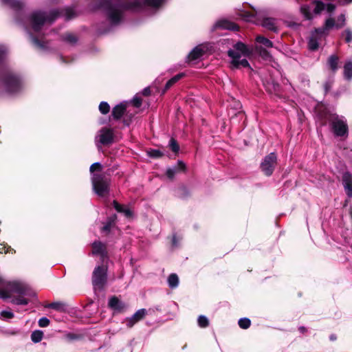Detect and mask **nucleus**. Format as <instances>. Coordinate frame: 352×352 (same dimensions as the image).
Returning <instances> with one entry per match:
<instances>
[{
  "mask_svg": "<svg viewBox=\"0 0 352 352\" xmlns=\"http://www.w3.org/2000/svg\"><path fill=\"white\" fill-rule=\"evenodd\" d=\"M114 3L107 8V12L111 22H120L122 12L126 10L138 11L146 8H157L163 5L164 0H111Z\"/></svg>",
  "mask_w": 352,
  "mask_h": 352,
  "instance_id": "nucleus-1",
  "label": "nucleus"
},
{
  "mask_svg": "<svg viewBox=\"0 0 352 352\" xmlns=\"http://www.w3.org/2000/svg\"><path fill=\"white\" fill-rule=\"evenodd\" d=\"M75 15V12L72 8H67L61 11L58 10H52L49 12L37 10L33 12L31 15V22H52L53 21L63 18L65 20H70Z\"/></svg>",
  "mask_w": 352,
  "mask_h": 352,
  "instance_id": "nucleus-2",
  "label": "nucleus"
},
{
  "mask_svg": "<svg viewBox=\"0 0 352 352\" xmlns=\"http://www.w3.org/2000/svg\"><path fill=\"white\" fill-rule=\"evenodd\" d=\"M98 168L101 169V164L99 162L94 163L90 166V172L93 173L91 182L94 192L100 197H104L109 192L110 180L104 175L94 173Z\"/></svg>",
  "mask_w": 352,
  "mask_h": 352,
  "instance_id": "nucleus-3",
  "label": "nucleus"
},
{
  "mask_svg": "<svg viewBox=\"0 0 352 352\" xmlns=\"http://www.w3.org/2000/svg\"><path fill=\"white\" fill-rule=\"evenodd\" d=\"M10 293L26 295L28 294V287L21 282H8L0 278V298H9Z\"/></svg>",
  "mask_w": 352,
  "mask_h": 352,
  "instance_id": "nucleus-4",
  "label": "nucleus"
},
{
  "mask_svg": "<svg viewBox=\"0 0 352 352\" xmlns=\"http://www.w3.org/2000/svg\"><path fill=\"white\" fill-rule=\"evenodd\" d=\"M338 23H325L322 28L316 29L311 32L308 41L309 49L311 51L318 50L319 46V41L324 38L327 34V31L333 28H339Z\"/></svg>",
  "mask_w": 352,
  "mask_h": 352,
  "instance_id": "nucleus-5",
  "label": "nucleus"
},
{
  "mask_svg": "<svg viewBox=\"0 0 352 352\" xmlns=\"http://www.w3.org/2000/svg\"><path fill=\"white\" fill-rule=\"evenodd\" d=\"M329 122H331L332 130L336 136L342 137L348 135V125L344 117L334 114L331 116Z\"/></svg>",
  "mask_w": 352,
  "mask_h": 352,
  "instance_id": "nucleus-6",
  "label": "nucleus"
},
{
  "mask_svg": "<svg viewBox=\"0 0 352 352\" xmlns=\"http://www.w3.org/2000/svg\"><path fill=\"white\" fill-rule=\"evenodd\" d=\"M107 280V267L97 266L92 274V284L95 290L103 289Z\"/></svg>",
  "mask_w": 352,
  "mask_h": 352,
  "instance_id": "nucleus-7",
  "label": "nucleus"
},
{
  "mask_svg": "<svg viewBox=\"0 0 352 352\" xmlns=\"http://www.w3.org/2000/svg\"><path fill=\"white\" fill-rule=\"evenodd\" d=\"M28 25L25 27L28 30L32 43L37 47H43V45L39 41L38 37L45 34L44 31L46 30V25L49 23H27Z\"/></svg>",
  "mask_w": 352,
  "mask_h": 352,
  "instance_id": "nucleus-8",
  "label": "nucleus"
},
{
  "mask_svg": "<svg viewBox=\"0 0 352 352\" xmlns=\"http://www.w3.org/2000/svg\"><path fill=\"white\" fill-rule=\"evenodd\" d=\"M113 130L110 128L103 127L97 133L95 137V142L98 148L102 145H109L113 141Z\"/></svg>",
  "mask_w": 352,
  "mask_h": 352,
  "instance_id": "nucleus-9",
  "label": "nucleus"
},
{
  "mask_svg": "<svg viewBox=\"0 0 352 352\" xmlns=\"http://www.w3.org/2000/svg\"><path fill=\"white\" fill-rule=\"evenodd\" d=\"M212 50V45L210 43H202L196 46L188 54L186 61L188 63L195 61L201 58L207 52Z\"/></svg>",
  "mask_w": 352,
  "mask_h": 352,
  "instance_id": "nucleus-10",
  "label": "nucleus"
},
{
  "mask_svg": "<svg viewBox=\"0 0 352 352\" xmlns=\"http://www.w3.org/2000/svg\"><path fill=\"white\" fill-rule=\"evenodd\" d=\"M276 160L277 157L274 153H270L265 157L261 164V168L265 175L270 176L273 173L276 164Z\"/></svg>",
  "mask_w": 352,
  "mask_h": 352,
  "instance_id": "nucleus-11",
  "label": "nucleus"
},
{
  "mask_svg": "<svg viewBox=\"0 0 352 352\" xmlns=\"http://www.w3.org/2000/svg\"><path fill=\"white\" fill-rule=\"evenodd\" d=\"M228 56L232 59V65L234 67H249L250 64L248 61L244 58L241 59L243 56L240 52L235 51L234 50H229L228 52Z\"/></svg>",
  "mask_w": 352,
  "mask_h": 352,
  "instance_id": "nucleus-12",
  "label": "nucleus"
},
{
  "mask_svg": "<svg viewBox=\"0 0 352 352\" xmlns=\"http://www.w3.org/2000/svg\"><path fill=\"white\" fill-rule=\"evenodd\" d=\"M242 18L252 17L256 21L261 22H270L267 12L265 10H254L253 13L249 14L248 12L243 11L239 14Z\"/></svg>",
  "mask_w": 352,
  "mask_h": 352,
  "instance_id": "nucleus-13",
  "label": "nucleus"
},
{
  "mask_svg": "<svg viewBox=\"0 0 352 352\" xmlns=\"http://www.w3.org/2000/svg\"><path fill=\"white\" fill-rule=\"evenodd\" d=\"M3 83L8 91L14 92L20 86V80L16 75L10 74Z\"/></svg>",
  "mask_w": 352,
  "mask_h": 352,
  "instance_id": "nucleus-14",
  "label": "nucleus"
},
{
  "mask_svg": "<svg viewBox=\"0 0 352 352\" xmlns=\"http://www.w3.org/2000/svg\"><path fill=\"white\" fill-rule=\"evenodd\" d=\"M147 314L146 309L138 310L131 317L125 319L126 324L128 327H132L138 321L142 320Z\"/></svg>",
  "mask_w": 352,
  "mask_h": 352,
  "instance_id": "nucleus-15",
  "label": "nucleus"
},
{
  "mask_svg": "<svg viewBox=\"0 0 352 352\" xmlns=\"http://www.w3.org/2000/svg\"><path fill=\"white\" fill-rule=\"evenodd\" d=\"M92 254L100 255L104 261L107 257L106 245L100 241H95L92 243Z\"/></svg>",
  "mask_w": 352,
  "mask_h": 352,
  "instance_id": "nucleus-16",
  "label": "nucleus"
},
{
  "mask_svg": "<svg viewBox=\"0 0 352 352\" xmlns=\"http://www.w3.org/2000/svg\"><path fill=\"white\" fill-rule=\"evenodd\" d=\"M342 184L349 197H352V175L349 172L342 175Z\"/></svg>",
  "mask_w": 352,
  "mask_h": 352,
  "instance_id": "nucleus-17",
  "label": "nucleus"
},
{
  "mask_svg": "<svg viewBox=\"0 0 352 352\" xmlns=\"http://www.w3.org/2000/svg\"><path fill=\"white\" fill-rule=\"evenodd\" d=\"M186 169V165L182 161H178L176 166L168 168L166 170V175L169 179H173L175 174L179 171H184Z\"/></svg>",
  "mask_w": 352,
  "mask_h": 352,
  "instance_id": "nucleus-18",
  "label": "nucleus"
},
{
  "mask_svg": "<svg viewBox=\"0 0 352 352\" xmlns=\"http://www.w3.org/2000/svg\"><path fill=\"white\" fill-rule=\"evenodd\" d=\"M108 305L116 311H122L125 308V305L116 296H113L109 300Z\"/></svg>",
  "mask_w": 352,
  "mask_h": 352,
  "instance_id": "nucleus-19",
  "label": "nucleus"
},
{
  "mask_svg": "<svg viewBox=\"0 0 352 352\" xmlns=\"http://www.w3.org/2000/svg\"><path fill=\"white\" fill-rule=\"evenodd\" d=\"M315 3V9L314 12L316 14L320 13L322 10L326 9L328 12H331L334 10L335 6L331 3H328L325 5L320 1H315L314 2Z\"/></svg>",
  "mask_w": 352,
  "mask_h": 352,
  "instance_id": "nucleus-20",
  "label": "nucleus"
},
{
  "mask_svg": "<svg viewBox=\"0 0 352 352\" xmlns=\"http://www.w3.org/2000/svg\"><path fill=\"white\" fill-rule=\"evenodd\" d=\"M263 83L266 90L270 93H276L278 91L279 85L272 78L270 80L262 78Z\"/></svg>",
  "mask_w": 352,
  "mask_h": 352,
  "instance_id": "nucleus-21",
  "label": "nucleus"
},
{
  "mask_svg": "<svg viewBox=\"0 0 352 352\" xmlns=\"http://www.w3.org/2000/svg\"><path fill=\"white\" fill-rule=\"evenodd\" d=\"M235 51L240 52L243 57H247L250 56L252 53V51L243 43L238 42L236 43L233 49Z\"/></svg>",
  "mask_w": 352,
  "mask_h": 352,
  "instance_id": "nucleus-22",
  "label": "nucleus"
},
{
  "mask_svg": "<svg viewBox=\"0 0 352 352\" xmlns=\"http://www.w3.org/2000/svg\"><path fill=\"white\" fill-rule=\"evenodd\" d=\"M126 109V104L120 103L113 107L112 111V116L113 118L118 120L120 119L124 114Z\"/></svg>",
  "mask_w": 352,
  "mask_h": 352,
  "instance_id": "nucleus-23",
  "label": "nucleus"
},
{
  "mask_svg": "<svg viewBox=\"0 0 352 352\" xmlns=\"http://www.w3.org/2000/svg\"><path fill=\"white\" fill-rule=\"evenodd\" d=\"M113 205L114 208L118 212L123 213L126 217H131L132 216V212L131 210L122 205L118 204L116 201H113Z\"/></svg>",
  "mask_w": 352,
  "mask_h": 352,
  "instance_id": "nucleus-24",
  "label": "nucleus"
},
{
  "mask_svg": "<svg viewBox=\"0 0 352 352\" xmlns=\"http://www.w3.org/2000/svg\"><path fill=\"white\" fill-rule=\"evenodd\" d=\"M344 77L347 80L352 79V61H347L344 66Z\"/></svg>",
  "mask_w": 352,
  "mask_h": 352,
  "instance_id": "nucleus-25",
  "label": "nucleus"
},
{
  "mask_svg": "<svg viewBox=\"0 0 352 352\" xmlns=\"http://www.w3.org/2000/svg\"><path fill=\"white\" fill-rule=\"evenodd\" d=\"M216 28L227 29L232 31H237L239 27L236 23H217Z\"/></svg>",
  "mask_w": 352,
  "mask_h": 352,
  "instance_id": "nucleus-26",
  "label": "nucleus"
},
{
  "mask_svg": "<svg viewBox=\"0 0 352 352\" xmlns=\"http://www.w3.org/2000/svg\"><path fill=\"white\" fill-rule=\"evenodd\" d=\"M168 284L170 288H176L179 285V278L176 274H171L168 278Z\"/></svg>",
  "mask_w": 352,
  "mask_h": 352,
  "instance_id": "nucleus-27",
  "label": "nucleus"
},
{
  "mask_svg": "<svg viewBox=\"0 0 352 352\" xmlns=\"http://www.w3.org/2000/svg\"><path fill=\"white\" fill-rule=\"evenodd\" d=\"M338 57L336 55H331L328 59V65L333 72L338 69Z\"/></svg>",
  "mask_w": 352,
  "mask_h": 352,
  "instance_id": "nucleus-28",
  "label": "nucleus"
},
{
  "mask_svg": "<svg viewBox=\"0 0 352 352\" xmlns=\"http://www.w3.org/2000/svg\"><path fill=\"white\" fill-rule=\"evenodd\" d=\"M184 76V73H180L175 76H173L172 78H170L166 84L165 85V91L168 90L173 85H174L175 82H177L178 80H179L181 78H182Z\"/></svg>",
  "mask_w": 352,
  "mask_h": 352,
  "instance_id": "nucleus-29",
  "label": "nucleus"
},
{
  "mask_svg": "<svg viewBox=\"0 0 352 352\" xmlns=\"http://www.w3.org/2000/svg\"><path fill=\"white\" fill-rule=\"evenodd\" d=\"M43 336V333L41 331L36 330L32 333L31 339L32 342L37 343L39 342Z\"/></svg>",
  "mask_w": 352,
  "mask_h": 352,
  "instance_id": "nucleus-30",
  "label": "nucleus"
},
{
  "mask_svg": "<svg viewBox=\"0 0 352 352\" xmlns=\"http://www.w3.org/2000/svg\"><path fill=\"white\" fill-rule=\"evenodd\" d=\"M256 42L263 44L267 47H272L273 43L271 41L262 36H258L256 38Z\"/></svg>",
  "mask_w": 352,
  "mask_h": 352,
  "instance_id": "nucleus-31",
  "label": "nucleus"
},
{
  "mask_svg": "<svg viewBox=\"0 0 352 352\" xmlns=\"http://www.w3.org/2000/svg\"><path fill=\"white\" fill-rule=\"evenodd\" d=\"M116 214H114L113 216L111 217L108 219V221L107 222V223L102 227V230L103 232H108L110 230L112 225L114 223V222L116 221Z\"/></svg>",
  "mask_w": 352,
  "mask_h": 352,
  "instance_id": "nucleus-32",
  "label": "nucleus"
},
{
  "mask_svg": "<svg viewBox=\"0 0 352 352\" xmlns=\"http://www.w3.org/2000/svg\"><path fill=\"white\" fill-rule=\"evenodd\" d=\"M302 14L305 16V19L306 20H309L311 19L312 13L310 10V8L307 6H302L300 8Z\"/></svg>",
  "mask_w": 352,
  "mask_h": 352,
  "instance_id": "nucleus-33",
  "label": "nucleus"
},
{
  "mask_svg": "<svg viewBox=\"0 0 352 352\" xmlns=\"http://www.w3.org/2000/svg\"><path fill=\"white\" fill-rule=\"evenodd\" d=\"M47 307L54 309L58 311L65 310V304L60 302H56L49 304Z\"/></svg>",
  "mask_w": 352,
  "mask_h": 352,
  "instance_id": "nucleus-34",
  "label": "nucleus"
},
{
  "mask_svg": "<svg viewBox=\"0 0 352 352\" xmlns=\"http://www.w3.org/2000/svg\"><path fill=\"white\" fill-rule=\"evenodd\" d=\"M238 323L241 329H246L250 327L251 324V321L248 318H243L239 319Z\"/></svg>",
  "mask_w": 352,
  "mask_h": 352,
  "instance_id": "nucleus-35",
  "label": "nucleus"
},
{
  "mask_svg": "<svg viewBox=\"0 0 352 352\" xmlns=\"http://www.w3.org/2000/svg\"><path fill=\"white\" fill-rule=\"evenodd\" d=\"M198 325L201 328L207 327L209 324V320L205 316H199L197 319Z\"/></svg>",
  "mask_w": 352,
  "mask_h": 352,
  "instance_id": "nucleus-36",
  "label": "nucleus"
},
{
  "mask_svg": "<svg viewBox=\"0 0 352 352\" xmlns=\"http://www.w3.org/2000/svg\"><path fill=\"white\" fill-rule=\"evenodd\" d=\"M99 110L102 114H107L109 112L110 107L106 102H101L99 104Z\"/></svg>",
  "mask_w": 352,
  "mask_h": 352,
  "instance_id": "nucleus-37",
  "label": "nucleus"
},
{
  "mask_svg": "<svg viewBox=\"0 0 352 352\" xmlns=\"http://www.w3.org/2000/svg\"><path fill=\"white\" fill-rule=\"evenodd\" d=\"M0 316L2 319H10L14 317V314L10 310H3L0 312Z\"/></svg>",
  "mask_w": 352,
  "mask_h": 352,
  "instance_id": "nucleus-38",
  "label": "nucleus"
},
{
  "mask_svg": "<svg viewBox=\"0 0 352 352\" xmlns=\"http://www.w3.org/2000/svg\"><path fill=\"white\" fill-rule=\"evenodd\" d=\"M263 26L270 31L274 32H278V28L276 26V23H262Z\"/></svg>",
  "mask_w": 352,
  "mask_h": 352,
  "instance_id": "nucleus-39",
  "label": "nucleus"
},
{
  "mask_svg": "<svg viewBox=\"0 0 352 352\" xmlns=\"http://www.w3.org/2000/svg\"><path fill=\"white\" fill-rule=\"evenodd\" d=\"M169 146L173 152L177 153L179 151V147L175 139L171 138L170 140Z\"/></svg>",
  "mask_w": 352,
  "mask_h": 352,
  "instance_id": "nucleus-40",
  "label": "nucleus"
},
{
  "mask_svg": "<svg viewBox=\"0 0 352 352\" xmlns=\"http://www.w3.org/2000/svg\"><path fill=\"white\" fill-rule=\"evenodd\" d=\"M12 302L16 305H27L28 300L23 297L15 298L12 300Z\"/></svg>",
  "mask_w": 352,
  "mask_h": 352,
  "instance_id": "nucleus-41",
  "label": "nucleus"
},
{
  "mask_svg": "<svg viewBox=\"0 0 352 352\" xmlns=\"http://www.w3.org/2000/svg\"><path fill=\"white\" fill-rule=\"evenodd\" d=\"M64 40L70 43H75L77 41L76 37L72 34H65Z\"/></svg>",
  "mask_w": 352,
  "mask_h": 352,
  "instance_id": "nucleus-42",
  "label": "nucleus"
},
{
  "mask_svg": "<svg viewBox=\"0 0 352 352\" xmlns=\"http://www.w3.org/2000/svg\"><path fill=\"white\" fill-rule=\"evenodd\" d=\"M50 324V320L46 317H43L38 320V325L41 327H46Z\"/></svg>",
  "mask_w": 352,
  "mask_h": 352,
  "instance_id": "nucleus-43",
  "label": "nucleus"
},
{
  "mask_svg": "<svg viewBox=\"0 0 352 352\" xmlns=\"http://www.w3.org/2000/svg\"><path fill=\"white\" fill-rule=\"evenodd\" d=\"M148 155L151 157H160L162 155V153L159 150H151L148 151Z\"/></svg>",
  "mask_w": 352,
  "mask_h": 352,
  "instance_id": "nucleus-44",
  "label": "nucleus"
},
{
  "mask_svg": "<svg viewBox=\"0 0 352 352\" xmlns=\"http://www.w3.org/2000/svg\"><path fill=\"white\" fill-rule=\"evenodd\" d=\"M8 50L7 47L4 45L0 46V60H2L6 54H7Z\"/></svg>",
  "mask_w": 352,
  "mask_h": 352,
  "instance_id": "nucleus-45",
  "label": "nucleus"
},
{
  "mask_svg": "<svg viewBox=\"0 0 352 352\" xmlns=\"http://www.w3.org/2000/svg\"><path fill=\"white\" fill-rule=\"evenodd\" d=\"M133 103L135 107H140L141 106V104H142V100H141L140 98H139L138 96H135L133 98Z\"/></svg>",
  "mask_w": 352,
  "mask_h": 352,
  "instance_id": "nucleus-46",
  "label": "nucleus"
},
{
  "mask_svg": "<svg viewBox=\"0 0 352 352\" xmlns=\"http://www.w3.org/2000/svg\"><path fill=\"white\" fill-rule=\"evenodd\" d=\"M9 249H10V247H7L6 244L0 243V254L8 252Z\"/></svg>",
  "mask_w": 352,
  "mask_h": 352,
  "instance_id": "nucleus-47",
  "label": "nucleus"
},
{
  "mask_svg": "<svg viewBox=\"0 0 352 352\" xmlns=\"http://www.w3.org/2000/svg\"><path fill=\"white\" fill-rule=\"evenodd\" d=\"M345 35L346 42L350 43L352 41V32L350 30H346Z\"/></svg>",
  "mask_w": 352,
  "mask_h": 352,
  "instance_id": "nucleus-48",
  "label": "nucleus"
},
{
  "mask_svg": "<svg viewBox=\"0 0 352 352\" xmlns=\"http://www.w3.org/2000/svg\"><path fill=\"white\" fill-rule=\"evenodd\" d=\"M5 3L9 4L10 6H15L16 5H19L20 3L19 2H16L13 0H3Z\"/></svg>",
  "mask_w": 352,
  "mask_h": 352,
  "instance_id": "nucleus-49",
  "label": "nucleus"
},
{
  "mask_svg": "<svg viewBox=\"0 0 352 352\" xmlns=\"http://www.w3.org/2000/svg\"><path fill=\"white\" fill-rule=\"evenodd\" d=\"M346 16L344 14H340V16L338 18V22H344L346 21Z\"/></svg>",
  "mask_w": 352,
  "mask_h": 352,
  "instance_id": "nucleus-50",
  "label": "nucleus"
},
{
  "mask_svg": "<svg viewBox=\"0 0 352 352\" xmlns=\"http://www.w3.org/2000/svg\"><path fill=\"white\" fill-rule=\"evenodd\" d=\"M151 93V91H150V88L149 87H146L144 88L142 91V94L144 95V96H148Z\"/></svg>",
  "mask_w": 352,
  "mask_h": 352,
  "instance_id": "nucleus-51",
  "label": "nucleus"
},
{
  "mask_svg": "<svg viewBox=\"0 0 352 352\" xmlns=\"http://www.w3.org/2000/svg\"><path fill=\"white\" fill-rule=\"evenodd\" d=\"M107 24L109 25L110 30H114L120 23H107Z\"/></svg>",
  "mask_w": 352,
  "mask_h": 352,
  "instance_id": "nucleus-52",
  "label": "nucleus"
},
{
  "mask_svg": "<svg viewBox=\"0 0 352 352\" xmlns=\"http://www.w3.org/2000/svg\"><path fill=\"white\" fill-rule=\"evenodd\" d=\"M299 330L301 333H304L305 331V328L304 327H300Z\"/></svg>",
  "mask_w": 352,
  "mask_h": 352,
  "instance_id": "nucleus-53",
  "label": "nucleus"
},
{
  "mask_svg": "<svg viewBox=\"0 0 352 352\" xmlns=\"http://www.w3.org/2000/svg\"><path fill=\"white\" fill-rule=\"evenodd\" d=\"M173 243L174 245H176V239H175V236H174L173 238Z\"/></svg>",
  "mask_w": 352,
  "mask_h": 352,
  "instance_id": "nucleus-54",
  "label": "nucleus"
},
{
  "mask_svg": "<svg viewBox=\"0 0 352 352\" xmlns=\"http://www.w3.org/2000/svg\"><path fill=\"white\" fill-rule=\"evenodd\" d=\"M296 24V23H288V26H289V27L292 28V27H294Z\"/></svg>",
  "mask_w": 352,
  "mask_h": 352,
  "instance_id": "nucleus-55",
  "label": "nucleus"
},
{
  "mask_svg": "<svg viewBox=\"0 0 352 352\" xmlns=\"http://www.w3.org/2000/svg\"><path fill=\"white\" fill-rule=\"evenodd\" d=\"M330 339H331V340H336V337H335V336H333V335L331 336H330Z\"/></svg>",
  "mask_w": 352,
  "mask_h": 352,
  "instance_id": "nucleus-56",
  "label": "nucleus"
},
{
  "mask_svg": "<svg viewBox=\"0 0 352 352\" xmlns=\"http://www.w3.org/2000/svg\"><path fill=\"white\" fill-rule=\"evenodd\" d=\"M325 22L329 23V22H333V21L331 19H327Z\"/></svg>",
  "mask_w": 352,
  "mask_h": 352,
  "instance_id": "nucleus-57",
  "label": "nucleus"
},
{
  "mask_svg": "<svg viewBox=\"0 0 352 352\" xmlns=\"http://www.w3.org/2000/svg\"><path fill=\"white\" fill-rule=\"evenodd\" d=\"M344 1H345L346 2H347V3H350V2H351V1H352V0H344Z\"/></svg>",
  "mask_w": 352,
  "mask_h": 352,
  "instance_id": "nucleus-58",
  "label": "nucleus"
},
{
  "mask_svg": "<svg viewBox=\"0 0 352 352\" xmlns=\"http://www.w3.org/2000/svg\"><path fill=\"white\" fill-rule=\"evenodd\" d=\"M223 23H226V21H223Z\"/></svg>",
  "mask_w": 352,
  "mask_h": 352,
  "instance_id": "nucleus-59",
  "label": "nucleus"
}]
</instances>
